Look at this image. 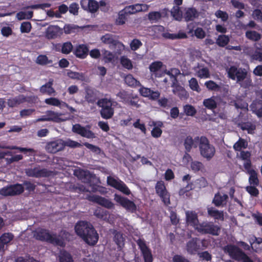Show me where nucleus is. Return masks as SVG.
Segmentation results:
<instances>
[{
  "label": "nucleus",
  "instance_id": "33",
  "mask_svg": "<svg viewBox=\"0 0 262 262\" xmlns=\"http://www.w3.org/2000/svg\"><path fill=\"white\" fill-rule=\"evenodd\" d=\"M124 81L126 84L131 87L141 85L140 82L136 79L131 74L127 75L124 78Z\"/></svg>",
  "mask_w": 262,
  "mask_h": 262
},
{
  "label": "nucleus",
  "instance_id": "49",
  "mask_svg": "<svg viewBox=\"0 0 262 262\" xmlns=\"http://www.w3.org/2000/svg\"><path fill=\"white\" fill-rule=\"evenodd\" d=\"M79 28L77 25L74 24H66L63 27L64 32L67 34H70L74 33Z\"/></svg>",
  "mask_w": 262,
  "mask_h": 262
},
{
  "label": "nucleus",
  "instance_id": "4",
  "mask_svg": "<svg viewBox=\"0 0 262 262\" xmlns=\"http://www.w3.org/2000/svg\"><path fill=\"white\" fill-rule=\"evenodd\" d=\"M225 253H227L229 256L237 261L240 262H254L245 252L237 246L233 244H228L223 248Z\"/></svg>",
  "mask_w": 262,
  "mask_h": 262
},
{
  "label": "nucleus",
  "instance_id": "17",
  "mask_svg": "<svg viewBox=\"0 0 262 262\" xmlns=\"http://www.w3.org/2000/svg\"><path fill=\"white\" fill-rule=\"evenodd\" d=\"M201 249L200 246L199 238H192L186 244V250L188 253L191 255H194L198 253L199 250Z\"/></svg>",
  "mask_w": 262,
  "mask_h": 262
},
{
  "label": "nucleus",
  "instance_id": "5",
  "mask_svg": "<svg viewBox=\"0 0 262 262\" xmlns=\"http://www.w3.org/2000/svg\"><path fill=\"white\" fill-rule=\"evenodd\" d=\"M98 106L101 107L100 114L101 117L105 119H111L114 114V109L112 107V101L111 99L103 98L99 99L96 103Z\"/></svg>",
  "mask_w": 262,
  "mask_h": 262
},
{
  "label": "nucleus",
  "instance_id": "3",
  "mask_svg": "<svg viewBox=\"0 0 262 262\" xmlns=\"http://www.w3.org/2000/svg\"><path fill=\"white\" fill-rule=\"evenodd\" d=\"M200 155L207 161H210L215 156L216 150L214 146L211 144L208 139L204 136L194 138Z\"/></svg>",
  "mask_w": 262,
  "mask_h": 262
},
{
  "label": "nucleus",
  "instance_id": "12",
  "mask_svg": "<svg viewBox=\"0 0 262 262\" xmlns=\"http://www.w3.org/2000/svg\"><path fill=\"white\" fill-rule=\"evenodd\" d=\"M137 243L142 253L144 262H152L153 257L151 251L147 246L145 241L139 239Z\"/></svg>",
  "mask_w": 262,
  "mask_h": 262
},
{
  "label": "nucleus",
  "instance_id": "21",
  "mask_svg": "<svg viewBox=\"0 0 262 262\" xmlns=\"http://www.w3.org/2000/svg\"><path fill=\"white\" fill-rule=\"evenodd\" d=\"M198 12L195 8H187L185 9L184 18L185 20L187 22L193 20L194 19L198 17Z\"/></svg>",
  "mask_w": 262,
  "mask_h": 262
},
{
  "label": "nucleus",
  "instance_id": "23",
  "mask_svg": "<svg viewBox=\"0 0 262 262\" xmlns=\"http://www.w3.org/2000/svg\"><path fill=\"white\" fill-rule=\"evenodd\" d=\"M207 212L208 215L214 218L215 220L224 221V215L223 211H219L211 207L208 208Z\"/></svg>",
  "mask_w": 262,
  "mask_h": 262
},
{
  "label": "nucleus",
  "instance_id": "59",
  "mask_svg": "<svg viewBox=\"0 0 262 262\" xmlns=\"http://www.w3.org/2000/svg\"><path fill=\"white\" fill-rule=\"evenodd\" d=\"M205 85L207 88L210 91H215L219 90L220 88L217 84L212 80L206 81Z\"/></svg>",
  "mask_w": 262,
  "mask_h": 262
},
{
  "label": "nucleus",
  "instance_id": "53",
  "mask_svg": "<svg viewBox=\"0 0 262 262\" xmlns=\"http://www.w3.org/2000/svg\"><path fill=\"white\" fill-rule=\"evenodd\" d=\"M253 113L262 108V100L256 99L252 102L250 106Z\"/></svg>",
  "mask_w": 262,
  "mask_h": 262
},
{
  "label": "nucleus",
  "instance_id": "56",
  "mask_svg": "<svg viewBox=\"0 0 262 262\" xmlns=\"http://www.w3.org/2000/svg\"><path fill=\"white\" fill-rule=\"evenodd\" d=\"M189 86L192 90L196 91L198 93L201 92V90L199 85L198 82L196 78H191L189 81Z\"/></svg>",
  "mask_w": 262,
  "mask_h": 262
},
{
  "label": "nucleus",
  "instance_id": "61",
  "mask_svg": "<svg viewBox=\"0 0 262 262\" xmlns=\"http://www.w3.org/2000/svg\"><path fill=\"white\" fill-rule=\"evenodd\" d=\"M140 120L138 119L136 122L133 124V126L135 128L139 129L143 134H146V128L144 123H140Z\"/></svg>",
  "mask_w": 262,
  "mask_h": 262
},
{
  "label": "nucleus",
  "instance_id": "58",
  "mask_svg": "<svg viewBox=\"0 0 262 262\" xmlns=\"http://www.w3.org/2000/svg\"><path fill=\"white\" fill-rule=\"evenodd\" d=\"M257 186L250 185L247 186L246 188V191L253 196H257L259 194V190L256 187Z\"/></svg>",
  "mask_w": 262,
  "mask_h": 262
},
{
  "label": "nucleus",
  "instance_id": "41",
  "mask_svg": "<svg viewBox=\"0 0 262 262\" xmlns=\"http://www.w3.org/2000/svg\"><path fill=\"white\" fill-rule=\"evenodd\" d=\"M50 244H53L60 247L65 246V242L63 238L59 236H54L50 234Z\"/></svg>",
  "mask_w": 262,
  "mask_h": 262
},
{
  "label": "nucleus",
  "instance_id": "30",
  "mask_svg": "<svg viewBox=\"0 0 262 262\" xmlns=\"http://www.w3.org/2000/svg\"><path fill=\"white\" fill-rule=\"evenodd\" d=\"M14 236L12 233H5L0 236V250L4 248L5 245L10 243L13 238Z\"/></svg>",
  "mask_w": 262,
  "mask_h": 262
},
{
  "label": "nucleus",
  "instance_id": "28",
  "mask_svg": "<svg viewBox=\"0 0 262 262\" xmlns=\"http://www.w3.org/2000/svg\"><path fill=\"white\" fill-rule=\"evenodd\" d=\"M87 5L89 10L91 12H95L99 8L98 2L95 0H83L81 2V6L84 7V5Z\"/></svg>",
  "mask_w": 262,
  "mask_h": 262
},
{
  "label": "nucleus",
  "instance_id": "52",
  "mask_svg": "<svg viewBox=\"0 0 262 262\" xmlns=\"http://www.w3.org/2000/svg\"><path fill=\"white\" fill-rule=\"evenodd\" d=\"M162 66L161 61H154L150 64L149 69L151 72L155 73L161 69Z\"/></svg>",
  "mask_w": 262,
  "mask_h": 262
},
{
  "label": "nucleus",
  "instance_id": "15",
  "mask_svg": "<svg viewBox=\"0 0 262 262\" xmlns=\"http://www.w3.org/2000/svg\"><path fill=\"white\" fill-rule=\"evenodd\" d=\"M98 91L96 89L90 87L85 89L84 99L89 104H95L97 102L98 98Z\"/></svg>",
  "mask_w": 262,
  "mask_h": 262
},
{
  "label": "nucleus",
  "instance_id": "34",
  "mask_svg": "<svg viewBox=\"0 0 262 262\" xmlns=\"http://www.w3.org/2000/svg\"><path fill=\"white\" fill-rule=\"evenodd\" d=\"M170 13L175 20L178 21H181L182 20L183 14L180 7L173 6L171 10Z\"/></svg>",
  "mask_w": 262,
  "mask_h": 262
},
{
  "label": "nucleus",
  "instance_id": "64",
  "mask_svg": "<svg viewBox=\"0 0 262 262\" xmlns=\"http://www.w3.org/2000/svg\"><path fill=\"white\" fill-rule=\"evenodd\" d=\"M252 216L256 223L258 225L262 226V214L257 212V213H252Z\"/></svg>",
  "mask_w": 262,
  "mask_h": 262
},
{
  "label": "nucleus",
  "instance_id": "18",
  "mask_svg": "<svg viewBox=\"0 0 262 262\" xmlns=\"http://www.w3.org/2000/svg\"><path fill=\"white\" fill-rule=\"evenodd\" d=\"M139 93L141 96L144 97H148L150 99L156 100L158 99L160 93L158 91H153L149 88L141 86L139 89Z\"/></svg>",
  "mask_w": 262,
  "mask_h": 262
},
{
  "label": "nucleus",
  "instance_id": "22",
  "mask_svg": "<svg viewBox=\"0 0 262 262\" xmlns=\"http://www.w3.org/2000/svg\"><path fill=\"white\" fill-rule=\"evenodd\" d=\"M26 101V98L24 95H19L14 98H10L8 100L7 104L9 107H17L20 104Z\"/></svg>",
  "mask_w": 262,
  "mask_h": 262
},
{
  "label": "nucleus",
  "instance_id": "31",
  "mask_svg": "<svg viewBox=\"0 0 262 262\" xmlns=\"http://www.w3.org/2000/svg\"><path fill=\"white\" fill-rule=\"evenodd\" d=\"M246 37L249 40L257 41L261 39V34L256 31H247L245 33Z\"/></svg>",
  "mask_w": 262,
  "mask_h": 262
},
{
  "label": "nucleus",
  "instance_id": "6",
  "mask_svg": "<svg viewBox=\"0 0 262 262\" xmlns=\"http://www.w3.org/2000/svg\"><path fill=\"white\" fill-rule=\"evenodd\" d=\"M198 232L203 234H209L212 235H219L220 233L221 228L213 222H203L200 224L196 228Z\"/></svg>",
  "mask_w": 262,
  "mask_h": 262
},
{
  "label": "nucleus",
  "instance_id": "44",
  "mask_svg": "<svg viewBox=\"0 0 262 262\" xmlns=\"http://www.w3.org/2000/svg\"><path fill=\"white\" fill-rule=\"evenodd\" d=\"M120 63L123 68L127 70H132L133 68L131 60L125 56L121 57Z\"/></svg>",
  "mask_w": 262,
  "mask_h": 262
},
{
  "label": "nucleus",
  "instance_id": "54",
  "mask_svg": "<svg viewBox=\"0 0 262 262\" xmlns=\"http://www.w3.org/2000/svg\"><path fill=\"white\" fill-rule=\"evenodd\" d=\"M73 46L70 41L63 43L61 47V52L65 54H69L73 50Z\"/></svg>",
  "mask_w": 262,
  "mask_h": 262
},
{
  "label": "nucleus",
  "instance_id": "62",
  "mask_svg": "<svg viewBox=\"0 0 262 262\" xmlns=\"http://www.w3.org/2000/svg\"><path fill=\"white\" fill-rule=\"evenodd\" d=\"M69 8V11L70 13L76 15L78 14L79 10V5L76 3H72L70 4Z\"/></svg>",
  "mask_w": 262,
  "mask_h": 262
},
{
  "label": "nucleus",
  "instance_id": "24",
  "mask_svg": "<svg viewBox=\"0 0 262 262\" xmlns=\"http://www.w3.org/2000/svg\"><path fill=\"white\" fill-rule=\"evenodd\" d=\"M239 127L243 130H247L249 134H253L256 129V125L251 122H244L238 123Z\"/></svg>",
  "mask_w": 262,
  "mask_h": 262
},
{
  "label": "nucleus",
  "instance_id": "35",
  "mask_svg": "<svg viewBox=\"0 0 262 262\" xmlns=\"http://www.w3.org/2000/svg\"><path fill=\"white\" fill-rule=\"evenodd\" d=\"M68 76L72 79H76L84 81L85 80V74L83 73L73 72L70 70L67 73Z\"/></svg>",
  "mask_w": 262,
  "mask_h": 262
},
{
  "label": "nucleus",
  "instance_id": "50",
  "mask_svg": "<svg viewBox=\"0 0 262 262\" xmlns=\"http://www.w3.org/2000/svg\"><path fill=\"white\" fill-rule=\"evenodd\" d=\"M247 146V143L244 139H239L233 145V148L236 151H241L243 148H245Z\"/></svg>",
  "mask_w": 262,
  "mask_h": 262
},
{
  "label": "nucleus",
  "instance_id": "14",
  "mask_svg": "<svg viewBox=\"0 0 262 262\" xmlns=\"http://www.w3.org/2000/svg\"><path fill=\"white\" fill-rule=\"evenodd\" d=\"M113 235V241L117 246V248L121 250L125 245V235L121 231L116 229H113L111 231Z\"/></svg>",
  "mask_w": 262,
  "mask_h": 262
},
{
  "label": "nucleus",
  "instance_id": "27",
  "mask_svg": "<svg viewBox=\"0 0 262 262\" xmlns=\"http://www.w3.org/2000/svg\"><path fill=\"white\" fill-rule=\"evenodd\" d=\"M195 139H193L190 136H187L184 140V146L185 150L187 152H190L192 147L196 148L198 146V143L195 144Z\"/></svg>",
  "mask_w": 262,
  "mask_h": 262
},
{
  "label": "nucleus",
  "instance_id": "11",
  "mask_svg": "<svg viewBox=\"0 0 262 262\" xmlns=\"http://www.w3.org/2000/svg\"><path fill=\"white\" fill-rule=\"evenodd\" d=\"M24 187L19 184L4 187L0 190V194L4 196L19 194L24 191Z\"/></svg>",
  "mask_w": 262,
  "mask_h": 262
},
{
  "label": "nucleus",
  "instance_id": "9",
  "mask_svg": "<svg viewBox=\"0 0 262 262\" xmlns=\"http://www.w3.org/2000/svg\"><path fill=\"white\" fill-rule=\"evenodd\" d=\"M107 183L109 186L119 190L125 195H129L131 193L127 185L120 180H116L111 176H108Z\"/></svg>",
  "mask_w": 262,
  "mask_h": 262
},
{
  "label": "nucleus",
  "instance_id": "51",
  "mask_svg": "<svg viewBox=\"0 0 262 262\" xmlns=\"http://www.w3.org/2000/svg\"><path fill=\"white\" fill-rule=\"evenodd\" d=\"M128 14L125 13V10L123 9L120 11L118 14V17L116 19V24L119 25H122L125 24L126 20V16Z\"/></svg>",
  "mask_w": 262,
  "mask_h": 262
},
{
  "label": "nucleus",
  "instance_id": "60",
  "mask_svg": "<svg viewBox=\"0 0 262 262\" xmlns=\"http://www.w3.org/2000/svg\"><path fill=\"white\" fill-rule=\"evenodd\" d=\"M142 45L141 41L138 39H134L130 43L132 50L136 51Z\"/></svg>",
  "mask_w": 262,
  "mask_h": 262
},
{
  "label": "nucleus",
  "instance_id": "1",
  "mask_svg": "<svg viewBox=\"0 0 262 262\" xmlns=\"http://www.w3.org/2000/svg\"><path fill=\"white\" fill-rule=\"evenodd\" d=\"M75 231L78 236L89 245L97 244L99 235L93 226L87 221H80L75 226Z\"/></svg>",
  "mask_w": 262,
  "mask_h": 262
},
{
  "label": "nucleus",
  "instance_id": "32",
  "mask_svg": "<svg viewBox=\"0 0 262 262\" xmlns=\"http://www.w3.org/2000/svg\"><path fill=\"white\" fill-rule=\"evenodd\" d=\"M63 33V29L57 26L50 25V38L60 36Z\"/></svg>",
  "mask_w": 262,
  "mask_h": 262
},
{
  "label": "nucleus",
  "instance_id": "42",
  "mask_svg": "<svg viewBox=\"0 0 262 262\" xmlns=\"http://www.w3.org/2000/svg\"><path fill=\"white\" fill-rule=\"evenodd\" d=\"M249 183L250 185L258 186L259 181L257 177L256 172L252 170L250 172V177L249 178Z\"/></svg>",
  "mask_w": 262,
  "mask_h": 262
},
{
  "label": "nucleus",
  "instance_id": "25",
  "mask_svg": "<svg viewBox=\"0 0 262 262\" xmlns=\"http://www.w3.org/2000/svg\"><path fill=\"white\" fill-rule=\"evenodd\" d=\"M34 236L39 240L48 241L49 239V233L47 230L38 228L34 232Z\"/></svg>",
  "mask_w": 262,
  "mask_h": 262
},
{
  "label": "nucleus",
  "instance_id": "29",
  "mask_svg": "<svg viewBox=\"0 0 262 262\" xmlns=\"http://www.w3.org/2000/svg\"><path fill=\"white\" fill-rule=\"evenodd\" d=\"M102 41L105 43L112 45L114 46H117V44L119 45V46L124 47L123 43L115 40L112 35L110 34H106L102 36L101 38Z\"/></svg>",
  "mask_w": 262,
  "mask_h": 262
},
{
  "label": "nucleus",
  "instance_id": "55",
  "mask_svg": "<svg viewBox=\"0 0 262 262\" xmlns=\"http://www.w3.org/2000/svg\"><path fill=\"white\" fill-rule=\"evenodd\" d=\"M190 167L192 171L198 172L204 168V165L201 162L194 161L191 162Z\"/></svg>",
  "mask_w": 262,
  "mask_h": 262
},
{
  "label": "nucleus",
  "instance_id": "8",
  "mask_svg": "<svg viewBox=\"0 0 262 262\" xmlns=\"http://www.w3.org/2000/svg\"><path fill=\"white\" fill-rule=\"evenodd\" d=\"M156 193L160 197L164 204L168 206L170 204V194L167 190L164 183L162 181H159L155 186Z\"/></svg>",
  "mask_w": 262,
  "mask_h": 262
},
{
  "label": "nucleus",
  "instance_id": "46",
  "mask_svg": "<svg viewBox=\"0 0 262 262\" xmlns=\"http://www.w3.org/2000/svg\"><path fill=\"white\" fill-rule=\"evenodd\" d=\"M33 16V12L32 11H21L16 14V18L20 20L26 19H30Z\"/></svg>",
  "mask_w": 262,
  "mask_h": 262
},
{
  "label": "nucleus",
  "instance_id": "63",
  "mask_svg": "<svg viewBox=\"0 0 262 262\" xmlns=\"http://www.w3.org/2000/svg\"><path fill=\"white\" fill-rule=\"evenodd\" d=\"M215 16L217 18H220L224 21H226L228 19V15L227 12L221 10L216 11L215 13Z\"/></svg>",
  "mask_w": 262,
  "mask_h": 262
},
{
  "label": "nucleus",
  "instance_id": "10",
  "mask_svg": "<svg viewBox=\"0 0 262 262\" xmlns=\"http://www.w3.org/2000/svg\"><path fill=\"white\" fill-rule=\"evenodd\" d=\"M87 199L92 202L98 204L107 209H112L114 207V203L110 200L97 195H88Z\"/></svg>",
  "mask_w": 262,
  "mask_h": 262
},
{
  "label": "nucleus",
  "instance_id": "40",
  "mask_svg": "<svg viewBox=\"0 0 262 262\" xmlns=\"http://www.w3.org/2000/svg\"><path fill=\"white\" fill-rule=\"evenodd\" d=\"M50 105L55 106L60 108L69 107V105L67 103L54 97H50Z\"/></svg>",
  "mask_w": 262,
  "mask_h": 262
},
{
  "label": "nucleus",
  "instance_id": "26",
  "mask_svg": "<svg viewBox=\"0 0 262 262\" xmlns=\"http://www.w3.org/2000/svg\"><path fill=\"white\" fill-rule=\"evenodd\" d=\"M57 258L59 262H74L72 255L65 250L60 251Z\"/></svg>",
  "mask_w": 262,
  "mask_h": 262
},
{
  "label": "nucleus",
  "instance_id": "48",
  "mask_svg": "<svg viewBox=\"0 0 262 262\" xmlns=\"http://www.w3.org/2000/svg\"><path fill=\"white\" fill-rule=\"evenodd\" d=\"M139 100V99L137 95L133 94L125 104L130 106L135 107L136 108H139L140 106V105L138 104Z\"/></svg>",
  "mask_w": 262,
  "mask_h": 262
},
{
  "label": "nucleus",
  "instance_id": "47",
  "mask_svg": "<svg viewBox=\"0 0 262 262\" xmlns=\"http://www.w3.org/2000/svg\"><path fill=\"white\" fill-rule=\"evenodd\" d=\"M196 75L200 78H208L210 77L209 69L207 67H204L196 71Z\"/></svg>",
  "mask_w": 262,
  "mask_h": 262
},
{
  "label": "nucleus",
  "instance_id": "38",
  "mask_svg": "<svg viewBox=\"0 0 262 262\" xmlns=\"http://www.w3.org/2000/svg\"><path fill=\"white\" fill-rule=\"evenodd\" d=\"M203 105L207 108L211 110L216 108L217 107V103L214 97L204 99L203 101Z\"/></svg>",
  "mask_w": 262,
  "mask_h": 262
},
{
  "label": "nucleus",
  "instance_id": "45",
  "mask_svg": "<svg viewBox=\"0 0 262 262\" xmlns=\"http://www.w3.org/2000/svg\"><path fill=\"white\" fill-rule=\"evenodd\" d=\"M184 112L187 116H194L196 113L195 107L190 104H186L183 106Z\"/></svg>",
  "mask_w": 262,
  "mask_h": 262
},
{
  "label": "nucleus",
  "instance_id": "20",
  "mask_svg": "<svg viewBox=\"0 0 262 262\" xmlns=\"http://www.w3.org/2000/svg\"><path fill=\"white\" fill-rule=\"evenodd\" d=\"M228 199V196L227 194H224L223 195H221L219 192H217L214 195L212 203L216 207L224 206L226 205Z\"/></svg>",
  "mask_w": 262,
  "mask_h": 262
},
{
  "label": "nucleus",
  "instance_id": "39",
  "mask_svg": "<svg viewBox=\"0 0 262 262\" xmlns=\"http://www.w3.org/2000/svg\"><path fill=\"white\" fill-rule=\"evenodd\" d=\"M69 189L72 192L81 193L83 192H88L89 190L81 184H71L69 186Z\"/></svg>",
  "mask_w": 262,
  "mask_h": 262
},
{
  "label": "nucleus",
  "instance_id": "37",
  "mask_svg": "<svg viewBox=\"0 0 262 262\" xmlns=\"http://www.w3.org/2000/svg\"><path fill=\"white\" fill-rule=\"evenodd\" d=\"M133 95V93H129L125 90H122L117 93V96L121 100V101L125 104Z\"/></svg>",
  "mask_w": 262,
  "mask_h": 262
},
{
  "label": "nucleus",
  "instance_id": "43",
  "mask_svg": "<svg viewBox=\"0 0 262 262\" xmlns=\"http://www.w3.org/2000/svg\"><path fill=\"white\" fill-rule=\"evenodd\" d=\"M229 40L230 39L228 36L226 35H220L216 39V43L220 47H224L228 45Z\"/></svg>",
  "mask_w": 262,
  "mask_h": 262
},
{
  "label": "nucleus",
  "instance_id": "13",
  "mask_svg": "<svg viewBox=\"0 0 262 262\" xmlns=\"http://www.w3.org/2000/svg\"><path fill=\"white\" fill-rule=\"evenodd\" d=\"M73 132L80 135L83 137L89 139H93L95 137V134L90 129H87L85 127L82 126L79 124H75L72 127Z\"/></svg>",
  "mask_w": 262,
  "mask_h": 262
},
{
  "label": "nucleus",
  "instance_id": "16",
  "mask_svg": "<svg viewBox=\"0 0 262 262\" xmlns=\"http://www.w3.org/2000/svg\"><path fill=\"white\" fill-rule=\"evenodd\" d=\"M186 221L188 225L194 227L196 230V228L200 225L198 214L195 211H186Z\"/></svg>",
  "mask_w": 262,
  "mask_h": 262
},
{
  "label": "nucleus",
  "instance_id": "36",
  "mask_svg": "<svg viewBox=\"0 0 262 262\" xmlns=\"http://www.w3.org/2000/svg\"><path fill=\"white\" fill-rule=\"evenodd\" d=\"M63 148V145L61 143V141H50V152L55 153Z\"/></svg>",
  "mask_w": 262,
  "mask_h": 262
},
{
  "label": "nucleus",
  "instance_id": "2",
  "mask_svg": "<svg viewBox=\"0 0 262 262\" xmlns=\"http://www.w3.org/2000/svg\"><path fill=\"white\" fill-rule=\"evenodd\" d=\"M227 74L230 79L236 80L243 88L247 89L252 85V79L248 76V72L244 68L232 66L227 70Z\"/></svg>",
  "mask_w": 262,
  "mask_h": 262
},
{
  "label": "nucleus",
  "instance_id": "7",
  "mask_svg": "<svg viewBox=\"0 0 262 262\" xmlns=\"http://www.w3.org/2000/svg\"><path fill=\"white\" fill-rule=\"evenodd\" d=\"M114 200L128 212L135 213L137 210L135 203L126 197L115 193L114 194Z\"/></svg>",
  "mask_w": 262,
  "mask_h": 262
},
{
  "label": "nucleus",
  "instance_id": "19",
  "mask_svg": "<svg viewBox=\"0 0 262 262\" xmlns=\"http://www.w3.org/2000/svg\"><path fill=\"white\" fill-rule=\"evenodd\" d=\"M73 53L76 57L80 59H84L89 54V49L86 45H79L76 46Z\"/></svg>",
  "mask_w": 262,
  "mask_h": 262
},
{
  "label": "nucleus",
  "instance_id": "57",
  "mask_svg": "<svg viewBox=\"0 0 262 262\" xmlns=\"http://www.w3.org/2000/svg\"><path fill=\"white\" fill-rule=\"evenodd\" d=\"M162 17L161 13L159 11H152L148 13V19L152 21H157Z\"/></svg>",
  "mask_w": 262,
  "mask_h": 262
}]
</instances>
